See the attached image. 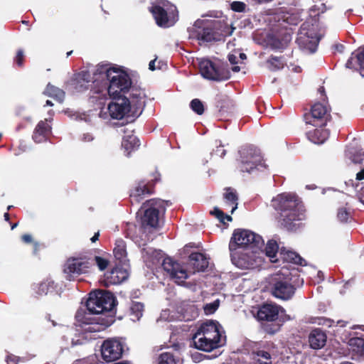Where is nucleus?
<instances>
[{
  "label": "nucleus",
  "instance_id": "1",
  "mask_svg": "<svg viewBox=\"0 0 364 364\" xmlns=\"http://www.w3.org/2000/svg\"><path fill=\"white\" fill-rule=\"evenodd\" d=\"M262 237L248 230L234 231L229 243L231 261L241 269H251L259 267L264 255Z\"/></svg>",
  "mask_w": 364,
  "mask_h": 364
},
{
  "label": "nucleus",
  "instance_id": "2",
  "mask_svg": "<svg viewBox=\"0 0 364 364\" xmlns=\"http://www.w3.org/2000/svg\"><path fill=\"white\" fill-rule=\"evenodd\" d=\"M95 83L102 91H135L146 89L141 82L133 80L129 73L121 66L110 63H99L94 71Z\"/></svg>",
  "mask_w": 364,
  "mask_h": 364
},
{
  "label": "nucleus",
  "instance_id": "3",
  "mask_svg": "<svg viewBox=\"0 0 364 364\" xmlns=\"http://www.w3.org/2000/svg\"><path fill=\"white\" fill-rule=\"evenodd\" d=\"M208 258L200 252L191 254L188 259V269L179 263L173 261L171 257L163 259L162 267L164 270L178 284H183L188 277L189 274L203 272L208 267Z\"/></svg>",
  "mask_w": 364,
  "mask_h": 364
},
{
  "label": "nucleus",
  "instance_id": "4",
  "mask_svg": "<svg viewBox=\"0 0 364 364\" xmlns=\"http://www.w3.org/2000/svg\"><path fill=\"white\" fill-rule=\"evenodd\" d=\"M111 97L107 109L112 119H122L124 117H137L143 110L144 101L141 93L133 94L130 98L121 95L122 92H108Z\"/></svg>",
  "mask_w": 364,
  "mask_h": 364
},
{
  "label": "nucleus",
  "instance_id": "5",
  "mask_svg": "<svg viewBox=\"0 0 364 364\" xmlns=\"http://www.w3.org/2000/svg\"><path fill=\"white\" fill-rule=\"evenodd\" d=\"M273 208L281 212L282 224L289 230L293 228V222L304 219V209L294 193H283L272 200Z\"/></svg>",
  "mask_w": 364,
  "mask_h": 364
},
{
  "label": "nucleus",
  "instance_id": "6",
  "mask_svg": "<svg viewBox=\"0 0 364 364\" xmlns=\"http://www.w3.org/2000/svg\"><path fill=\"white\" fill-rule=\"evenodd\" d=\"M296 288L292 284V273L283 267L272 277L271 293L277 299L287 301L295 294Z\"/></svg>",
  "mask_w": 364,
  "mask_h": 364
},
{
  "label": "nucleus",
  "instance_id": "7",
  "mask_svg": "<svg viewBox=\"0 0 364 364\" xmlns=\"http://www.w3.org/2000/svg\"><path fill=\"white\" fill-rule=\"evenodd\" d=\"M240 169L242 172L263 171L267 166L264 163L259 149L253 146H243L239 151Z\"/></svg>",
  "mask_w": 364,
  "mask_h": 364
},
{
  "label": "nucleus",
  "instance_id": "8",
  "mask_svg": "<svg viewBox=\"0 0 364 364\" xmlns=\"http://www.w3.org/2000/svg\"><path fill=\"white\" fill-rule=\"evenodd\" d=\"M114 306L115 297L109 291H92L90 293L86 302L87 309L95 314H100L106 311H110Z\"/></svg>",
  "mask_w": 364,
  "mask_h": 364
},
{
  "label": "nucleus",
  "instance_id": "9",
  "mask_svg": "<svg viewBox=\"0 0 364 364\" xmlns=\"http://www.w3.org/2000/svg\"><path fill=\"white\" fill-rule=\"evenodd\" d=\"M65 88L77 91H102L100 86L95 83V76L91 77L90 73L87 70L75 72L71 77L65 82Z\"/></svg>",
  "mask_w": 364,
  "mask_h": 364
},
{
  "label": "nucleus",
  "instance_id": "10",
  "mask_svg": "<svg viewBox=\"0 0 364 364\" xmlns=\"http://www.w3.org/2000/svg\"><path fill=\"white\" fill-rule=\"evenodd\" d=\"M331 119V108L328 102L314 103L311 109L309 116L306 117V122L314 127H323Z\"/></svg>",
  "mask_w": 364,
  "mask_h": 364
},
{
  "label": "nucleus",
  "instance_id": "11",
  "mask_svg": "<svg viewBox=\"0 0 364 364\" xmlns=\"http://www.w3.org/2000/svg\"><path fill=\"white\" fill-rule=\"evenodd\" d=\"M198 68L201 75L206 79L221 81L229 78V73L224 71L218 63L208 58H201L198 62Z\"/></svg>",
  "mask_w": 364,
  "mask_h": 364
},
{
  "label": "nucleus",
  "instance_id": "12",
  "mask_svg": "<svg viewBox=\"0 0 364 364\" xmlns=\"http://www.w3.org/2000/svg\"><path fill=\"white\" fill-rule=\"evenodd\" d=\"M299 35L296 42L299 46L309 50L311 53L315 52L318 39L316 37L314 25L310 24L309 21H305L301 26Z\"/></svg>",
  "mask_w": 364,
  "mask_h": 364
},
{
  "label": "nucleus",
  "instance_id": "13",
  "mask_svg": "<svg viewBox=\"0 0 364 364\" xmlns=\"http://www.w3.org/2000/svg\"><path fill=\"white\" fill-rule=\"evenodd\" d=\"M124 343L119 338H109L105 340L101 346L102 359L107 362L118 360L122 355Z\"/></svg>",
  "mask_w": 364,
  "mask_h": 364
},
{
  "label": "nucleus",
  "instance_id": "14",
  "mask_svg": "<svg viewBox=\"0 0 364 364\" xmlns=\"http://www.w3.org/2000/svg\"><path fill=\"white\" fill-rule=\"evenodd\" d=\"M141 208L144 210L143 223L156 228L159 224V212L164 210V201L159 199L146 200Z\"/></svg>",
  "mask_w": 364,
  "mask_h": 364
},
{
  "label": "nucleus",
  "instance_id": "15",
  "mask_svg": "<svg viewBox=\"0 0 364 364\" xmlns=\"http://www.w3.org/2000/svg\"><path fill=\"white\" fill-rule=\"evenodd\" d=\"M92 264V261L86 257H72L67 260L64 267V272L69 277H71L73 274H85Z\"/></svg>",
  "mask_w": 364,
  "mask_h": 364
},
{
  "label": "nucleus",
  "instance_id": "16",
  "mask_svg": "<svg viewBox=\"0 0 364 364\" xmlns=\"http://www.w3.org/2000/svg\"><path fill=\"white\" fill-rule=\"evenodd\" d=\"M197 332L210 338L222 346L225 343V340L223 338V328L218 321L209 320L203 323L197 330Z\"/></svg>",
  "mask_w": 364,
  "mask_h": 364
},
{
  "label": "nucleus",
  "instance_id": "17",
  "mask_svg": "<svg viewBox=\"0 0 364 364\" xmlns=\"http://www.w3.org/2000/svg\"><path fill=\"white\" fill-rule=\"evenodd\" d=\"M129 277V272L126 267L118 266L107 272L101 282L105 286L116 285L126 280Z\"/></svg>",
  "mask_w": 364,
  "mask_h": 364
},
{
  "label": "nucleus",
  "instance_id": "18",
  "mask_svg": "<svg viewBox=\"0 0 364 364\" xmlns=\"http://www.w3.org/2000/svg\"><path fill=\"white\" fill-rule=\"evenodd\" d=\"M95 314L91 313L86 309H80L75 314L76 325L82 328L90 326L85 328L89 331H97V319L93 316Z\"/></svg>",
  "mask_w": 364,
  "mask_h": 364
},
{
  "label": "nucleus",
  "instance_id": "19",
  "mask_svg": "<svg viewBox=\"0 0 364 364\" xmlns=\"http://www.w3.org/2000/svg\"><path fill=\"white\" fill-rule=\"evenodd\" d=\"M192 340L196 348L206 352H210L222 346L219 343L197 331L193 336Z\"/></svg>",
  "mask_w": 364,
  "mask_h": 364
},
{
  "label": "nucleus",
  "instance_id": "20",
  "mask_svg": "<svg viewBox=\"0 0 364 364\" xmlns=\"http://www.w3.org/2000/svg\"><path fill=\"white\" fill-rule=\"evenodd\" d=\"M284 310L274 304H264L257 311V318L259 321H274L277 319L279 311Z\"/></svg>",
  "mask_w": 364,
  "mask_h": 364
},
{
  "label": "nucleus",
  "instance_id": "21",
  "mask_svg": "<svg viewBox=\"0 0 364 364\" xmlns=\"http://www.w3.org/2000/svg\"><path fill=\"white\" fill-rule=\"evenodd\" d=\"M149 11L159 26L166 28L173 25V22H171L168 18L167 11L162 6L154 5L149 9Z\"/></svg>",
  "mask_w": 364,
  "mask_h": 364
},
{
  "label": "nucleus",
  "instance_id": "22",
  "mask_svg": "<svg viewBox=\"0 0 364 364\" xmlns=\"http://www.w3.org/2000/svg\"><path fill=\"white\" fill-rule=\"evenodd\" d=\"M326 334L321 328L313 329L309 335V346L311 348L315 350L323 348L326 345Z\"/></svg>",
  "mask_w": 364,
  "mask_h": 364
},
{
  "label": "nucleus",
  "instance_id": "23",
  "mask_svg": "<svg viewBox=\"0 0 364 364\" xmlns=\"http://www.w3.org/2000/svg\"><path fill=\"white\" fill-rule=\"evenodd\" d=\"M196 38L203 42L219 41L210 22L206 23L196 31Z\"/></svg>",
  "mask_w": 364,
  "mask_h": 364
},
{
  "label": "nucleus",
  "instance_id": "24",
  "mask_svg": "<svg viewBox=\"0 0 364 364\" xmlns=\"http://www.w3.org/2000/svg\"><path fill=\"white\" fill-rule=\"evenodd\" d=\"M50 126L44 121H41L37 124L33 134V139L36 143H41L47 140L50 133Z\"/></svg>",
  "mask_w": 364,
  "mask_h": 364
},
{
  "label": "nucleus",
  "instance_id": "25",
  "mask_svg": "<svg viewBox=\"0 0 364 364\" xmlns=\"http://www.w3.org/2000/svg\"><path fill=\"white\" fill-rule=\"evenodd\" d=\"M153 193L152 187L149 186L144 182H140L130 193L132 203H139L145 195H150Z\"/></svg>",
  "mask_w": 364,
  "mask_h": 364
},
{
  "label": "nucleus",
  "instance_id": "26",
  "mask_svg": "<svg viewBox=\"0 0 364 364\" xmlns=\"http://www.w3.org/2000/svg\"><path fill=\"white\" fill-rule=\"evenodd\" d=\"M213 28L218 38V41L232 34V30L224 21L214 20L210 21Z\"/></svg>",
  "mask_w": 364,
  "mask_h": 364
},
{
  "label": "nucleus",
  "instance_id": "27",
  "mask_svg": "<svg viewBox=\"0 0 364 364\" xmlns=\"http://www.w3.org/2000/svg\"><path fill=\"white\" fill-rule=\"evenodd\" d=\"M113 254L117 260L122 264L127 265L128 259L127 257V249L125 242L122 239H118L115 242V246L113 250Z\"/></svg>",
  "mask_w": 364,
  "mask_h": 364
},
{
  "label": "nucleus",
  "instance_id": "28",
  "mask_svg": "<svg viewBox=\"0 0 364 364\" xmlns=\"http://www.w3.org/2000/svg\"><path fill=\"white\" fill-rule=\"evenodd\" d=\"M280 255L282 259L287 262L301 266L306 265V261L296 252L282 248L280 250Z\"/></svg>",
  "mask_w": 364,
  "mask_h": 364
},
{
  "label": "nucleus",
  "instance_id": "29",
  "mask_svg": "<svg viewBox=\"0 0 364 364\" xmlns=\"http://www.w3.org/2000/svg\"><path fill=\"white\" fill-rule=\"evenodd\" d=\"M139 146V141L136 136L131 134L125 136L122 142V146L125 151V154L129 156L132 151Z\"/></svg>",
  "mask_w": 364,
  "mask_h": 364
},
{
  "label": "nucleus",
  "instance_id": "30",
  "mask_svg": "<svg viewBox=\"0 0 364 364\" xmlns=\"http://www.w3.org/2000/svg\"><path fill=\"white\" fill-rule=\"evenodd\" d=\"M224 199L225 205L231 208L230 213L232 214L237 208L238 205L236 192L230 188H227L226 193L224 194Z\"/></svg>",
  "mask_w": 364,
  "mask_h": 364
},
{
  "label": "nucleus",
  "instance_id": "31",
  "mask_svg": "<svg viewBox=\"0 0 364 364\" xmlns=\"http://www.w3.org/2000/svg\"><path fill=\"white\" fill-rule=\"evenodd\" d=\"M158 364H183L182 360L171 352H164L159 355Z\"/></svg>",
  "mask_w": 364,
  "mask_h": 364
},
{
  "label": "nucleus",
  "instance_id": "32",
  "mask_svg": "<svg viewBox=\"0 0 364 364\" xmlns=\"http://www.w3.org/2000/svg\"><path fill=\"white\" fill-rule=\"evenodd\" d=\"M254 359L258 364H272V355L269 352L261 349L252 353Z\"/></svg>",
  "mask_w": 364,
  "mask_h": 364
},
{
  "label": "nucleus",
  "instance_id": "33",
  "mask_svg": "<svg viewBox=\"0 0 364 364\" xmlns=\"http://www.w3.org/2000/svg\"><path fill=\"white\" fill-rule=\"evenodd\" d=\"M144 312V304L138 301H132L130 306V317L134 321H139Z\"/></svg>",
  "mask_w": 364,
  "mask_h": 364
},
{
  "label": "nucleus",
  "instance_id": "34",
  "mask_svg": "<svg viewBox=\"0 0 364 364\" xmlns=\"http://www.w3.org/2000/svg\"><path fill=\"white\" fill-rule=\"evenodd\" d=\"M34 289L38 295H46L52 292L54 289V283L52 281L47 280L39 284L35 285Z\"/></svg>",
  "mask_w": 364,
  "mask_h": 364
},
{
  "label": "nucleus",
  "instance_id": "35",
  "mask_svg": "<svg viewBox=\"0 0 364 364\" xmlns=\"http://www.w3.org/2000/svg\"><path fill=\"white\" fill-rule=\"evenodd\" d=\"M279 250L277 243L274 240H269L265 247V255L269 257L272 262H276V255Z\"/></svg>",
  "mask_w": 364,
  "mask_h": 364
},
{
  "label": "nucleus",
  "instance_id": "36",
  "mask_svg": "<svg viewBox=\"0 0 364 364\" xmlns=\"http://www.w3.org/2000/svg\"><path fill=\"white\" fill-rule=\"evenodd\" d=\"M267 62L269 65V68L274 71L282 69L285 65L284 58L282 56L276 57L272 55Z\"/></svg>",
  "mask_w": 364,
  "mask_h": 364
},
{
  "label": "nucleus",
  "instance_id": "37",
  "mask_svg": "<svg viewBox=\"0 0 364 364\" xmlns=\"http://www.w3.org/2000/svg\"><path fill=\"white\" fill-rule=\"evenodd\" d=\"M312 137H317V139H312L311 141L315 144H322L328 137V132L326 129H316Z\"/></svg>",
  "mask_w": 364,
  "mask_h": 364
},
{
  "label": "nucleus",
  "instance_id": "38",
  "mask_svg": "<svg viewBox=\"0 0 364 364\" xmlns=\"http://www.w3.org/2000/svg\"><path fill=\"white\" fill-rule=\"evenodd\" d=\"M228 58L230 64L233 65L232 67V70L235 73L239 72L241 69V66L237 65V64H240V60L239 58H237V50H234L231 53H230L228 55Z\"/></svg>",
  "mask_w": 364,
  "mask_h": 364
},
{
  "label": "nucleus",
  "instance_id": "39",
  "mask_svg": "<svg viewBox=\"0 0 364 364\" xmlns=\"http://www.w3.org/2000/svg\"><path fill=\"white\" fill-rule=\"evenodd\" d=\"M355 55L360 73H362L364 71V47L358 49L356 54L353 53L352 55Z\"/></svg>",
  "mask_w": 364,
  "mask_h": 364
},
{
  "label": "nucleus",
  "instance_id": "40",
  "mask_svg": "<svg viewBox=\"0 0 364 364\" xmlns=\"http://www.w3.org/2000/svg\"><path fill=\"white\" fill-rule=\"evenodd\" d=\"M191 109L198 114H202L204 112L203 102L198 99L193 100L190 103Z\"/></svg>",
  "mask_w": 364,
  "mask_h": 364
},
{
  "label": "nucleus",
  "instance_id": "41",
  "mask_svg": "<svg viewBox=\"0 0 364 364\" xmlns=\"http://www.w3.org/2000/svg\"><path fill=\"white\" fill-rule=\"evenodd\" d=\"M26 55L22 48H19L16 51V54L14 58V63L16 64L18 68H23L24 65V60Z\"/></svg>",
  "mask_w": 364,
  "mask_h": 364
},
{
  "label": "nucleus",
  "instance_id": "42",
  "mask_svg": "<svg viewBox=\"0 0 364 364\" xmlns=\"http://www.w3.org/2000/svg\"><path fill=\"white\" fill-rule=\"evenodd\" d=\"M210 214L217 218L221 223H224L225 219L228 221L232 220L231 216L225 215L223 212L217 207H215L213 210L210 211Z\"/></svg>",
  "mask_w": 364,
  "mask_h": 364
},
{
  "label": "nucleus",
  "instance_id": "43",
  "mask_svg": "<svg viewBox=\"0 0 364 364\" xmlns=\"http://www.w3.org/2000/svg\"><path fill=\"white\" fill-rule=\"evenodd\" d=\"M247 5L242 1H235L230 4V9L235 12L245 11Z\"/></svg>",
  "mask_w": 364,
  "mask_h": 364
},
{
  "label": "nucleus",
  "instance_id": "44",
  "mask_svg": "<svg viewBox=\"0 0 364 364\" xmlns=\"http://www.w3.org/2000/svg\"><path fill=\"white\" fill-rule=\"evenodd\" d=\"M219 306V301H215L212 303L207 304L204 306V311L205 314L209 315L213 314L218 308Z\"/></svg>",
  "mask_w": 364,
  "mask_h": 364
},
{
  "label": "nucleus",
  "instance_id": "45",
  "mask_svg": "<svg viewBox=\"0 0 364 364\" xmlns=\"http://www.w3.org/2000/svg\"><path fill=\"white\" fill-rule=\"evenodd\" d=\"M349 345L350 346H356L360 350H364V339L355 337L349 340Z\"/></svg>",
  "mask_w": 364,
  "mask_h": 364
},
{
  "label": "nucleus",
  "instance_id": "46",
  "mask_svg": "<svg viewBox=\"0 0 364 364\" xmlns=\"http://www.w3.org/2000/svg\"><path fill=\"white\" fill-rule=\"evenodd\" d=\"M326 10V6L323 3L321 4V5H314L310 9L311 12L314 14V16H318L320 14H323Z\"/></svg>",
  "mask_w": 364,
  "mask_h": 364
},
{
  "label": "nucleus",
  "instance_id": "47",
  "mask_svg": "<svg viewBox=\"0 0 364 364\" xmlns=\"http://www.w3.org/2000/svg\"><path fill=\"white\" fill-rule=\"evenodd\" d=\"M94 259H95V263L97 264L98 268L100 270L105 269L109 264V262L107 259H106L103 257H99V256L95 257Z\"/></svg>",
  "mask_w": 364,
  "mask_h": 364
},
{
  "label": "nucleus",
  "instance_id": "48",
  "mask_svg": "<svg viewBox=\"0 0 364 364\" xmlns=\"http://www.w3.org/2000/svg\"><path fill=\"white\" fill-rule=\"evenodd\" d=\"M152 257L153 261L152 263L154 265H156L160 263L161 260L163 258V252L161 250H154L152 251Z\"/></svg>",
  "mask_w": 364,
  "mask_h": 364
},
{
  "label": "nucleus",
  "instance_id": "49",
  "mask_svg": "<svg viewBox=\"0 0 364 364\" xmlns=\"http://www.w3.org/2000/svg\"><path fill=\"white\" fill-rule=\"evenodd\" d=\"M311 322L313 323H317L318 325H324V326H327L330 327V326H331L332 323L333 321L330 319H326L325 318L320 317V318H314V320L311 321Z\"/></svg>",
  "mask_w": 364,
  "mask_h": 364
},
{
  "label": "nucleus",
  "instance_id": "50",
  "mask_svg": "<svg viewBox=\"0 0 364 364\" xmlns=\"http://www.w3.org/2000/svg\"><path fill=\"white\" fill-rule=\"evenodd\" d=\"M348 212L344 208H341L338 211L337 217L341 222H346L348 218Z\"/></svg>",
  "mask_w": 364,
  "mask_h": 364
},
{
  "label": "nucleus",
  "instance_id": "51",
  "mask_svg": "<svg viewBox=\"0 0 364 364\" xmlns=\"http://www.w3.org/2000/svg\"><path fill=\"white\" fill-rule=\"evenodd\" d=\"M161 63H162L161 61L157 62V58H156L155 59H154L149 62V69L151 71H154L156 69H161Z\"/></svg>",
  "mask_w": 364,
  "mask_h": 364
},
{
  "label": "nucleus",
  "instance_id": "52",
  "mask_svg": "<svg viewBox=\"0 0 364 364\" xmlns=\"http://www.w3.org/2000/svg\"><path fill=\"white\" fill-rule=\"evenodd\" d=\"M55 102L61 104L65 100V92H55L54 95H49Z\"/></svg>",
  "mask_w": 364,
  "mask_h": 364
},
{
  "label": "nucleus",
  "instance_id": "53",
  "mask_svg": "<svg viewBox=\"0 0 364 364\" xmlns=\"http://www.w3.org/2000/svg\"><path fill=\"white\" fill-rule=\"evenodd\" d=\"M6 360L7 364H18V361L20 360V358L14 355H9L6 357Z\"/></svg>",
  "mask_w": 364,
  "mask_h": 364
},
{
  "label": "nucleus",
  "instance_id": "54",
  "mask_svg": "<svg viewBox=\"0 0 364 364\" xmlns=\"http://www.w3.org/2000/svg\"><path fill=\"white\" fill-rule=\"evenodd\" d=\"M94 139V136L90 133H84L81 136V140L85 142H90Z\"/></svg>",
  "mask_w": 364,
  "mask_h": 364
},
{
  "label": "nucleus",
  "instance_id": "55",
  "mask_svg": "<svg viewBox=\"0 0 364 364\" xmlns=\"http://www.w3.org/2000/svg\"><path fill=\"white\" fill-rule=\"evenodd\" d=\"M237 58H239V60H240V65L245 64L244 60L247 59L246 54L244 53L237 51Z\"/></svg>",
  "mask_w": 364,
  "mask_h": 364
},
{
  "label": "nucleus",
  "instance_id": "56",
  "mask_svg": "<svg viewBox=\"0 0 364 364\" xmlns=\"http://www.w3.org/2000/svg\"><path fill=\"white\" fill-rule=\"evenodd\" d=\"M22 240L26 243H30L32 242V237L31 235L26 234L22 236Z\"/></svg>",
  "mask_w": 364,
  "mask_h": 364
},
{
  "label": "nucleus",
  "instance_id": "57",
  "mask_svg": "<svg viewBox=\"0 0 364 364\" xmlns=\"http://www.w3.org/2000/svg\"><path fill=\"white\" fill-rule=\"evenodd\" d=\"M46 91H63L62 90H60L57 87H55V86L50 85V83H48L47 85V87H46Z\"/></svg>",
  "mask_w": 364,
  "mask_h": 364
},
{
  "label": "nucleus",
  "instance_id": "58",
  "mask_svg": "<svg viewBox=\"0 0 364 364\" xmlns=\"http://www.w3.org/2000/svg\"><path fill=\"white\" fill-rule=\"evenodd\" d=\"M356 179L358 181H362L364 179V168L356 174Z\"/></svg>",
  "mask_w": 364,
  "mask_h": 364
},
{
  "label": "nucleus",
  "instance_id": "59",
  "mask_svg": "<svg viewBox=\"0 0 364 364\" xmlns=\"http://www.w3.org/2000/svg\"><path fill=\"white\" fill-rule=\"evenodd\" d=\"M353 57H351V58H350L347 60V62H346V68H354V65H353Z\"/></svg>",
  "mask_w": 364,
  "mask_h": 364
},
{
  "label": "nucleus",
  "instance_id": "60",
  "mask_svg": "<svg viewBox=\"0 0 364 364\" xmlns=\"http://www.w3.org/2000/svg\"><path fill=\"white\" fill-rule=\"evenodd\" d=\"M253 250H254L253 249H251V250H250V251H249V252H248V253L247 254L248 256H245V257H244V259H245L246 261H247H247H248V260H250V259H251L252 256L253 255H255V253H253Z\"/></svg>",
  "mask_w": 364,
  "mask_h": 364
},
{
  "label": "nucleus",
  "instance_id": "61",
  "mask_svg": "<svg viewBox=\"0 0 364 364\" xmlns=\"http://www.w3.org/2000/svg\"><path fill=\"white\" fill-rule=\"evenodd\" d=\"M99 235H100L99 232H96V233L94 235V236L91 237L90 240H91L92 242H96V241L98 240Z\"/></svg>",
  "mask_w": 364,
  "mask_h": 364
},
{
  "label": "nucleus",
  "instance_id": "62",
  "mask_svg": "<svg viewBox=\"0 0 364 364\" xmlns=\"http://www.w3.org/2000/svg\"><path fill=\"white\" fill-rule=\"evenodd\" d=\"M352 328V329H357V328H358V329H360V330H362L363 331H364V326H363V325H362V326H360V325H354V326H352V328Z\"/></svg>",
  "mask_w": 364,
  "mask_h": 364
},
{
  "label": "nucleus",
  "instance_id": "63",
  "mask_svg": "<svg viewBox=\"0 0 364 364\" xmlns=\"http://www.w3.org/2000/svg\"><path fill=\"white\" fill-rule=\"evenodd\" d=\"M65 114H68V116H70V117H72L73 116L75 115V114H72V113H73V112H72V111H70V110H66V111H65Z\"/></svg>",
  "mask_w": 364,
  "mask_h": 364
},
{
  "label": "nucleus",
  "instance_id": "64",
  "mask_svg": "<svg viewBox=\"0 0 364 364\" xmlns=\"http://www.w3.org/2000/svg\"><path fill=\"white\" fill-rule=\"evenodd\" d=\"M318 277L320 278L321 280L323 279V274L321 272H318Z\"/></svg>",
  "mask_w": 364,
  "mask_h": 364
}]
</instances>
